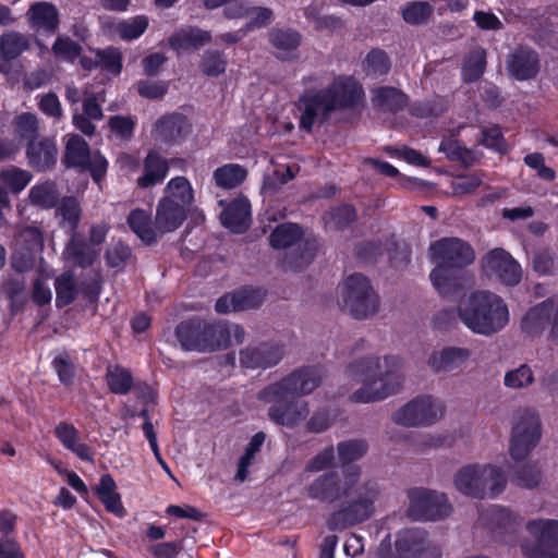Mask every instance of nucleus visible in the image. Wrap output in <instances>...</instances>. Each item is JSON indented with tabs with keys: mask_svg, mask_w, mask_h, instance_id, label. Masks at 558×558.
Returning a JSON list of instances; mask_svg holds the SVG:
<instances>
[{
	"mask_svg": "<svg viewBox=\"0 0 558 558\" xmlns=\"http://www.w3.org/2000/svg\"><path fill=\"white\" fill-rule=\"evenodd\" d=\"M368 451L364 439H351L337 445L342 464L341 472L329 471L319 475L307 488V495L319 501L335 502L349 498L348 502L333 511L327 519L330 531H342L371 519L375 504L380 497V486L373 478L362 480V469L352 462L363 458Z\"/></svg>",
	"mask_w": 558,
	"mask_h": 558,
	"instance_id": "f257e3e1",
	"label": "nucleus"
},
{
	"mask_svg": "<svg viewBox=\"0 0 558 558\" xmlns=\"http://www.w3.org/2000/svg\"><path fill=\"white\" fill-rule=\"evenodd\" d=\"M348 372L354 381L361 384L350 396L357 403L384 400L397 393L404 383L402 362L392 355L360 359L349 365Z\"/></svg>",
	"mask_w": 558,
	"mask_h": 558,
	"instance_id": "f03ea898",
	"label": "nucleus"
},
{
	"mask_svg": "<svg viewBox=\"0 0 558 558\" xmlns=\"http://www.w3.org/2000/svg\"><path fill=\"white\" fill-rule=\"evenodd\" d=\"M362 97V86L349 77H338L323 89L307 92L300 97V126L310 133L315 122L325 124L335 111L354 108Z\"/></svg>",
	"mask_w": 558,
	"mask_h": 558,
	"instance_id": "7ed1b4c3",
	"label": "nucleus"
},
{
	"mask_svg": "<svg viewBox=\"0 0 558 558\" xmlns=\"http://www.w3.org/2000/svg\"><path fill=\"white\" fill-rule=\"evenodd\" d=\"M457 314L465 328L484 337L498 333L509 322L507 304L490 291H475L461 298Z\"/></svg>",
	"mask_w": 558,
	"mask_h": 558,
	"instance_id": "20e7f679",
	"label": "nucleus"
},
{
	"mask_svg": "<svg viewBox=\"0 0 558 558\" xmlns=\"http://www.w3.org/2000/svg\"><path fill=\"white\" fill-rule=\"evenodd\" d=\"M175 337L185 351L214 352L229 347L228 324L192 318L181 322Z\"/></svg>",
	"mask_w": 558,
	"mask_h": 558,
	"instance_id": "39448f33",
	"label": "nucleus"
},
{
	"mask_svg": "<svg viewBox=\"0 0 558 558\" xmlns=\"http://www.w3.org/2000/svg\"><path fill=\"white\" fill-rule=\"evenodd\" d=\"M504 472L492 464H469L457 471L454 487L465 496L483 499L495 497L506 487Z\"/></svg>",
	"mask_w": 558,
	"mask_h": 558,
	"instance_id": "423d86ee",
	"label": "nucleus"
},
{
	"mask_svg": "<svg viewBox=\"0 0 558 558\" xmlns=\"http://www.w3.org/2000/svg\"><path fill=\"white\" fill-rule=\"evenodd\" d=\"M301 228L291 222L277 226L269 235L270 245L277 250L293 247L286 253L282 267L286 270L299 271L307 266L314 258L316 247L313 243L302 242Z\"/></svg>",
	"mask_w": 558,
	"mask_h": 558,
	"instance_id": "0eeeda50",
	"label": "nucleus"
},
{
	"mask_svg": "<svg viewBox=\"0 0 558 558\" xmlns=\"http://www.w3.org/2000/svg\"><path fill=\"white\" fill-rule=\"evenodd\" d=\"M341 306L355 319H367L379 311V299L369 280L362 274H352L343 282Z\"/></svg>",
	"mask_w": 558,
	"mask_h": 558,
	"instance_id": "6e6552de",
	"label": "nucleus"
},
{
	"mask_svg": "<svg viewBox=\"0 0 558 558\" xmlns=\"http://www.w3.org/2000/svg\"><path fill=\"white\" fill-rule=\"evenodd\" d=\"M322 381L319 369L301 367L259 390L257 399L260 401L281 400L289 397L299 399L312 393L322 385Z\"/></svg>",
	"mask_w": 558,
	"mask_h": 558,
	"instance_id": "1a4fd4ad",
	"label": "nucleus"
},
{
	"mask_svg": "<svg viewBox=\"0 0 558 558\" xmlns=\"http://www.w3.org/2000/svg\"><path fill=\"white\" fill-rule=\"evenodd\" d=\"M526 530L533 537V544L524 541L521 549L527 558H558V521L532 520Z\"/></svg>",
	"mask_w": 558,
	"mask_h": 558,
	"instance_id": "9d476101",
	"label": "nucleus"
},
{
	"mask_svg": "<svg viewBox=\"0 0 558 558\" xmlns=\"http://www.w3.org/2000/svg\"><path fill=\"white\" fill-rule=\"evenodd\" d=\"M541 422L534 411L525 409L518 413L512 427L510 456L517 462L525 459L541 439Z\"/></svg>",
	"mask_w": 558,
	"mask_h": 558,
	"instance_id": "9b49d317",
	"label": "nucleus"
},
{
	"mask_svg": "<svg viewBox=\"0 0 558 558\" xmlns=\"http://www.w3.org/2000/svg\"><path fill=\"white\" fill-rule=\"evenodd\" d=\"M63 162L68 167L88 170L95 182H100L107 172V160L98 151L92 154L87 143L80 135L69 137L65 145Z\"/></svg>",
	"mask_w": 558,
	"mask_h": 558,
	"instance_id": "f8f14e48",
	"label": "nucleus"
},
{
	"mask_svg": "<svg viewBox=\"0 0 558 558\" xmlns=\"http://www.w3.org/2000/svg\"><path fill=\"white\" fill-rule=\"evenodd\" d=\"M549 327L548 339L558 345V294L531 308L522 319V330L531 337Z\"/></svg>",
	"mask_w": 558,
	"mask_h": 558,
	"instance_id": "ddd939ff",
	"label": "nucleus"
},
{
	"mask_svg": "<svg viewBox=\"0 0 558 558\" xmlns=\"http://www.w3.org/2000/svg\"><path fill=\"white\" fill-rule=\"evenodd\" d=\"M410 512L421 520L435 521L448 517L451 512L447 497L442 493L426 488H412L408 493Z\"/></svg>",
	"mask_w": 558,
	"mask_h": 558,
	"instance_id": "4468645a",
	"label": "nucleus"
},
{
	"mask_svg": "<svg viewBox=\"0 0 558 558\" xmlns=\"http://www.w3.org/2000/svg\"><path fill=\"white\" fill-rule=\"evenodd\" d=\"M482 268L486 276L509 287L517 286L522 278L519 263L500 247L493 248L483 256Z\"/></svg>",
	"mask_w": 558,
	"mask_h": 558,
	"instance_id": "2eb2a0df",
	"label": "nucleus"
},
{
	"mask_svg": "<svg viewBox=\"0 0 558 558\" xmlns=\"http://www.w3.org/2000/svg\"><path fill=\"white\" fill-rule=\"evenodd\" d=\"M435 263L463 269L475 260L473 247L459 238H444L430 245Z\"/></svg>",
	"mask_w": 558,
	"mask_h": 558,
	"instance_id": "dca6fc26",
	"label": "nucleus"
},
{
	"mask_svg": "<svg viewBox=\"0 0 558 558\" xmlns=\"http://www.w3.org/2000/svg\"><path fill=\"white\" fill-rule=\"evenodd\" d=\"M265 402L271 403L268 409L269 420L280 426L294 428L310 415L308 403L304 400L289 397Z\"/></svg>",
	"mask_w": 558,
	"mask_h": 558,
	"instance_id": "f3484780",
	"label": "nucleus"
},
{
	"mask_svg": "<svg viewBox=\"0 0 558 558\" xmlns=\"http://www.w3.org/2000/svg\"><path fill=\"white\" fill-rule=\"evenodd\" d=\"M437 412L429 397L414 398L392 414V421L407 427L432 424Z\"/></svg>",
	"mask_w": 558,
	"mask_h": 558,
	"instance_id": "a211bd4d",
	"label": "nucleus"
},
{
	"mask_svg": "<svg viewBox=\"0 0 558 558\" xmlns=\"http://www.w3.org/2000/svg\"><path fill=\"white\" fill-rule=\"evenodd\" d=\"M284 347L278 342H260L240 351V363L246 368H269L284 356Z\"/></svg>",
	"mask_w": 558,
	"mask_h": 558,
	"instance_id": "6ab92c4d",
	"label": "nucleus"
},
{
	"mask_svg": "<svg viewBox=\"0 0 558 558\" xmlns=\"http://www.w3.org/2000/svg\"><path fill=\"white\" fill-rule=\"evenodd\" d=\"M434 288L442 296H452L466 288L472 275L460 268L437 264L429 274Z\"/></svg>",
	"mask_w": 558,
	"mask_h": 558,
	"instance_id": "aec40b11",
	"label": "nucleus"
},
{
	"mask_svg": "<svg viewBox=\"0 0 558 558\" xmlns=\"http://www.w3.org/2000/svg\"><path fill=\"white\" fill-rule=\"evenodd\" d=\"M506 70L517 81L534 78L539 71L537 52L526 46L515 47L506 58Z\"/></svg>",
	"mask_w": 558,
	"mask_h": 558,
	"instance_id": "412c9836",
	"label": "nucleus"
},
{
	"mask_svg": "<svg viewBox=\"0 0 558 558\" xmlns=\"http://www.w3.org/2000/svg\"><path fill=\"white\" fill-rule=\"evenodd\" d=\"M29 26L37 33L56 34L60 25V15L57 7L47 1L33 3L26 12Z\"/></svg>",
	"mask_w": 558,
	"mask_h": 558,
	"instance_id": "4be33fe9",
	"label": "nucleus"
},
{
	"mask_svg": "<svg viewBox=\"0 0 558 558\" xmlns=\"http://www.w3.org/2000/svg\"><path fill=\"white\" fill-rule=\"evenodd\" d=\"M371 101L379 112L396 114L409 105V97L395 86H378L371 90Z\"/></svg>",
	"mask_w": 558,
	"mask_h": 558,
	"instance_id": "5701e85b",
	"label": "nucleus"
},
{
	"mask_svg": "<svg viewBox=\"0 0 558 558\" xmlns=\"http://www.w3.org/2000/svg\"><path fill=\"white\" fill-rule=\"evenodd\" d=\"M186 218V209L177 203H171L168 198H161L155 217V226L158 231V238L165 233L177 230Z\"/></svg>",
	"mask_w": 558,
	"mask_h": 558,
	"instance_id": "b1692460",
	"label": "nucleus"
},
{
	"mask_svg": "<svg viewBox=\"0 0 558 558\" xmlns=\"http://www.w3.org/2000/svg\"><path fill=\"white\" fill-rule=\"evenodd\" d=\"M471 356L466 348L448 347L434 352L428 359V365L435 373L451 372L464 364Z\"/></svg>",
	"mask_w": 558,
	"mask_h": 558,
	"instance_id": "393cba45",
	"label": "nucleus"
},
{
	"mask_svg": "<svg viewBox=\"0 0 558 558\" xmlns=\"http://www.w3.org/2000/svg\"><path fill=\"white\" fill-rule=\"evenodd\" d=\"M396 550L401 557L421 556L430 548L427 533L417 529H409L400 532L396 539Z\"/></svg>",
	"mask_w": 558,
	"mask_h": 558,
	"instance_id": "a878e982",
	"label": "nucleus"
},
{
	"mask_svg": "<svg viewBox=\"0 0 558 558\" xmlns=\"http://www.w3.org/2000/svg\"><path fill=\"white\" fill-rule=\"evenodd\" d=\"M27 280L24 275L13 272L4 278L0 292L10 301L12 313L21 311L27 301Z\"/></svg>",
	"mask_w": 558,
	"mask_h": 558,
	"instance_id": "bb28decb",
	"label": "nucleus"
},
{
	"mask_svg": "<svg viewBox=\"0 0 558 558\" xmlns=\"http://www.w3.org/2000/svg\"><path fill=\"white\" fill-rule=\"evenodd\" d=\"M98 257V251L83 239L77 238V233L72 234L64 250L66 262L81 268L89 267Z\"/></svg>",
	"mask_w": 558,
	"mask_h": 558,
	"instance_id": "cd10ccee",
	"label": "nucleus"
},
{
	"mask_svg": "<svg viewBox=\"0 0 558 558\" xmlns=\"http://www.w3.org/2000/svg\"><path fill=\"white\" fill-rule=\"evenodd\" d=\"M210 39L209 32L190 26L175 32L169 37L168 44L173 50L183 51L197 49L209 43Z\"/></svg>",
	"mask_w": 558,
	"mask_h": 558,
	"instance_id": "c85d7f7f",
	"label": "nucleus"
},
{
	"mask_svg": "<svg viewBox=\"0 0 558 558\" xmlns=\"http://www.w3.org/2000/svg\"><path fill=\"white\" fill-rule=\"evenodd\" d=\"M57 147L50 140L32 141L27 147L29 163L37 170L51 168L57 161Z\"/></svg>",
	"mask_w": 558,
	"mask_h": 558,
	"instance_id": "c756f323",
	"label": "nucleus"
},
{
	"mask_svg": "<svg viewBox=\"0 0 558 558\" xmlns=\"http://www.w3.org/2000/svg\"><path fill=\"white\" fill-rule=\"evenodd\" d=\"M169 170V162L157 151H149L144 160V174L137 179V185L146 189L161 182Z\"/></svg>",
	"mask_w": 558,
	"mask_h": 558,
	"instance_id": "7c9ffc66",
	"label": "nucleus"
},
{
	"mask_svg": "<svg viewBox=\"0 0 558 558\" xmlns=\"http://www.w3.org/2000/svg\"><path fill=\"white\" fill-rule=\"evenodd\" d=\"M54 435L66 449L71 450L80 459L93 461L89 447L80 442L78 432L72 424L60 422L54 427Z\"/></svg>",
	"mask_w": 558,
	"mask_h": 558,
	"instance_id": "2f4dec72",
	"label": "nucleus"
},
{
	"mask_svg": "<svg viewBox=\"0 0 558 558\" xmlns=\"http://www.w3.org/2000/svg\"><path fill=\"white\" fill-rule=\"evenodd\" d=\"M117 484L110 474H105L100 477L99 484L96 486L95 492L101 502L105 505L107 511L123 517L125 509L121 502L120 495L116 492Z\"/></svg>",
	"mask_w": 558,
	"mask_h": 558,
	"instance_id": "473e14b6",
	"label": "nucleus"
},
{
	"mask_svg": "<svg viewBox=\"0 0 558 558\" xmlns=\"http://www.w3.org/2000/svg\"><path fill=\"white\" fill-rule=\"evenodd\" d=\"M128 225L131 230L145 243L153 244L158 239V231L155 221L151 222L150 216L143 209H134L129 214Z\"/></svg>",
	"mask_w": 558,
	"mask_h": 558,
	"instance_id": "72a5a7b5",
	"label": "nucleus"
},
{
	"mask_svg": "<svg viewBox=\"0 0 558 558\" xmlns=\"http://www.w3.org/2000/svg\"><path fill=\"white\" fill-rule=\"evenodd\" d=\"M250 217L248 205L244 201L232 202L220 216L225 227L230 228L233 232H243L247 227Z\"/></svg>",
	"mask_w": 558,
	"mask_h": 558,
	"instance_id": "f704fd0d",
	"label": "nucleus"
},
{
	"mask_svg": "<svg viewBox=\"0 0 558 558\" xmlns=\"http://www.w3.org/2000/svg\"><path fill=\"white\" fill-rule=\"evenodd\" d=\"M486 50L482 47L473 48L462 64V80L466 83L478 81L486 69Z\"/></svg>",
	"mask_w": 558,
	"mask_h": 558,
	"instance_id": "c9c22d12",
	"label": "nucleus"
},
{
	"mask_svg": "<svg viewBox=\"0 0 558 558\" xmlns=\"http://www.w3.org/2000/svg\"><path fill=\"white\" fill-rule=\"evenodd\" d=\"M187 131V123L181 114L162 117L156 122V132L163 141H175Z\"/></svg>",
	"mask_w": 558,
	"mask_h": 558,
	"instance_id": "e433bc0d",
	"label": "nucleus"
},
{
	"mask_svg": "<svg viewBox=\"0 0 558 558\" xmlns=\"http://www.w3.org/2000/svg\"><path fill=\"white\" fill-rule=\"evenodd\" d=\"M28 197L33 205L49 209L58 204L60 192L54 182L46 181L33 186L29 190Z\"/></svg>",
	"mask_w": 558,
	"mask_h": 558,
	"instance_id": "4c0bfd02",
	"label": "nucleus"
},
{
	"mask_svg": "<svg viewBox=\"0 0 558 558\" xmlns=\"http://www.w3.org/2000/svg\"><path fill=\"white\" fill-rule=\"evenodd\" d=\"M54 289L58 307L71 304L78 293L74 274L68 270L59 275L54 280Z\"/></svg>",
	"mask_w": 558,
	"mask_h": 558,
	"instance_id": "58836bf2",
	"label": "nucleus"
},
{
	"mask_svg": "<svg viewBox=\"0 0 558 558\" xmlns=\"http://www.w3.org/2000/svg\"><path fill=\"white\" fill-rule=\"evenodd\" d=\"M29 48L27 36L17 32H8L0 37V56L3 59H16Z\"/></svg>",
	"mask_w": 558,
	"mask_h": 558,
	"instance_id": "ea45409f",
	"label": "nucleus"
},
{
	"mask_svg": "<svg viewBox=\"0 0 558 558\" xmlns=\"http://www.w3.org/2000/svg\"><path fill=\"white\" fill-rule=\"evenodd\" d=\"M247 177V170L236 163L219 167L214 172V180L219 187L234 189Z\"/></svg>",
	"mask_w": 558,
	"mask_h": 558,
	"instance_id": "a19ab883",
	"label": "nucleus"
},
{
	"mask_svg": "<svg viewBox=\"0 0 558 558\" xmlns=\"http://www.w3.org/2000/svg\"><path fill=\"white\" fill-rule=\"evenodd\" d=\"M163 198H168L171 203H177L186 209L193 202L194 195L193 190L184 177H177L169 181L166 187V195Z\"/></svg>",
	"mask_w": 558,
	"mask_h": 558,
	"instance_id": "79ce46f5",
	"label": "nucleus"
},
{
	"mask_svg": "<svg viewBox=\"0 0 558 558\" xmlns=\"http://www.w3.org/2000/svg\"><path fill=\"white\" fill-rule=\"evenodd\" d=\"M106 380L112 393L125 395L133 386V378L129 369L119 365H109L106 372Z\"/></svg>",
	"mask_w": 558,
	"mask_h": 558,
	"instance_id": "37998d69",
	"label": "nucleus"
},
{
	"mask_svg": "<svg viewBox=\"0 0 558 558\" xmlns=\"http://www.w3.org/2000/svg\"><path fill=\"white\" fill-rule=\"evenodd\" d=\"M433 13V5L426 1L409 2L401 10L403 21L410 25L426 24L430 20Z\"/></svg>",
	"mask_w": 558,
	"mask_h": 558,
	"instance_id": "c03bdc74",
	"label": "nucleus"
},
{
	"mask_svg": "<svg viewBox=\"0 0 558 558\" xmlns=\"http://www.w3.org/2000/svg\"><path fill=\"white\" fill-rule=\"evenodd\" d=\"M270 44L281 51H293L302 41L301 34L292 28H272L268 33Z\"/></svg>",
	"mask_w": 558,
	"mask_h": 558,
	"instance_id": "a18cd8bd",
	"label": "nucleus"
},
{
	"mask_svg": "<svg viewBox=\"0 0 558 558\" xmlns=\"http://www.w3.org/2000/svg\"><path fill=\"white\" fill-rule=\"evenodd\" d=\"M31 180V172L14 166H9L0 171V182L15 194L24 190Z\"/></svg>",
	"mask_w": 558,
	"mask_h": 558,
	"instance_id": "49530a36",
	"label": "nucleus"
},
{
	"mask_svg": "<svg viewBox=\"0 0 558 558\" xmlns=\"http://www.w3.org/2000/svg\"><path fill=\"white\" fill-rule=\"evenodd\" d=\"M388 254L389 263L395 268L407 267L411 260L409 246L400 242L395 234L386 238V251Z\"/></svg>",
	"mask_w": 558,
	"mask_h": 558,
	"instance_id": "de8ad7c7",
	"label": "nucleus"
},
{
	"mask_svg": "<svg viewBox=\"0 0 558 558\" xmlns=\"http://www.w3.org/2000/svg\"><path fill=\"white\" fill-rule=\"evenodd\" d=\"M439 150L452 161H460L465 167L472 166L476 161L474 153L463 146L453 138L444 140L440 143Z\"/></svg>",
	"mask_w": 558,
	"mask_h": 558,
	"instance_id": "09e8293b",
	"label": "nucleus"
},
{
	"mask_svg": "<svg viewBox=\"0 0 558 558\" xmlns=\"http://www.w3.org/2000/svg\"><path fill=\"white\" fill-rule=\"evenodd\" d=\"M481 520L485 524H490L492 529H505L512 531L515 517L508 509L493 507L481 514Z\"/></svg>",
	"mask_w": 558,
	"mask_h": 558,
	"instance_id": "8fccbe9b",
	"label": "nucleus"
},
{
	"mask_svg": "<svg viewBox=\"0 0 558 558\" xmlns=\"http://www.w3.org/2000/svg\"><path fill=\"white\" fill-rule=\"evenodd\" d=\"M16 247L38 253L43 250L44 239L37 227L28 226L22 228L16 236Z\"/></svg>",
	"mask_w": 558,
	"mask_h": 558,
	"instance_id": "3c124183",
	"label": "nucleus"
},
{
	"mask_svg": "<svg viewBox=\"0 0 558 558\" xmlns=\"http://www.w3.org/2000/svg\"><path fill=\"white\" fill-rule=\"evenodd\" d=\"M227 59L218 50H206L202 57L199 69L207 76H218L226 71Z\"/></svg>",
	"mask_w": 558,
	"mask_h": 558,
	"instance_id": "603ef678",
	"label": "nucleus"
},
{
	"mask_svg": "<svg viewBox=\"0 0 558 558\" xmlns=\"http://www.w3.org/2000/svg\"><path fill=\"white\" fill-rule=\"evenodd\" d=\"M364 69L369 75H386L390 70L388 54L381 49L371 50L364 60Z\"/></svg>",
	"mask_w": 558,
	"mask_h": 558,
	"instance_id": "864d4df0",
	"label": "nucleus"
},
{
	"mask_svg": "<svg viewBox=\"0 0 558 558\" xmlns=\"http://www.w3.org/2000/svg\"><path fill=\"white\" fill-rule=\"evenodd\" d=\"M534 374L527 364L511 369L505 374L504 384L511 389H522L534 383Z\"/></svg>",
	"mask_w": 558,
	"mask_h": 558,
	"instance_id": "5fc2aeb1",
	"label": "nucleus"
},
{
	"mask_svg": "<svg viewBox=\"0 0 558 558\" xmlns=\"http://www.w3.org/2000/svg\"><path fill=\"white\" fill-rule=\"evenodd\" d=\"M148 20L146 16H135L128 21H122L114 26V32L125 40L140 37L147 28Z\"/></svg>",
	"mask_w": 558,
	"mask_h": 558,
	"instance_id": "6e6d98bb",
	"label": "nucleus"
},
{
	"mask_svg": "<svg viewBox=\"0 0 558 558\" xmlns=\"http://www.w3.org/2000/svg\"><path fill=\"white\" fill-rule=\"evenodd\" d=\"M62 219L69 225L71 234H76L77 225L81 218V208L78 202L74 197H65L57 209Z\"/></svg>",
	"mask_w": 558,
	"mask_h": 558,
	"instance_id": "4d7b16f0",
	"label": "nucleus"
},
{
	"mask_svg": "<svg viewBox=\"0 0 558 558\" xmlns=\"http://www.w3.org/2000/svg\"><path fill=\"white\" fill-rule=\"evenodd\" d=\"M356 220V210L353 206L344 204L328 214V223L337 230L350 227Z\"/></svg>",
	"mask_w": 558,
	"mask_h": 558,
	"instance_id": "13d9d810",
	"label": "nucleus"
},
{
	"mask_svg": "<svg viewBox=\"0 0 558 558\" xmlns=\"http://www.w3.org/2000/svg\"><path fill=\"white\" fill-rule=\"evenodd\" d=\"M235 300L234 312L251 310L259 306L264 299V293L260 290L241 289L233 292Z\"/></svg>",
	"mask_w": 558,
	"mask_h": 558,
	"instance_id": "bf43d9fd",
	"label": "nucleus"
},
{
	"mask_svg": "<svg viewBox=\"0 0 558 558\" xmlns=\"http://www.w3.org/2000/svg\"><path fill=\"white\" fill-rule=\"evenodd\" d=\"M15 133L21 138L29 141H35L34 138L38 132V121L35 114L31 112H25L17 116L14 120Z\"/></svg>",
	"mask_w": 558,
	"mask_h": 558,
	"instance_id": "052dcab7",
	"label": "nucleus"
},
{
	"mask_svg": "<svg viewBox=\"0 0 558 558\" xmlns=\"http://www.w3.org/2000/svg\"><path fill=\"white\" fill-rule=\"evenodd\" d=\"M517 484L521 487L533 488L542 481V472L534 463H523L515 471Z\"/></svg>",
	"mask_w": 558,
	"mask_h": 558,
	"instance_id": "680f3d73",
	"label": "nucleus"
},
{
	"mask_svg": "<svg viewBox=\"0 0 558 558\" xmlns=\"http://www.w3.org/2000/svg\"><path fill=\"white\" fill-rule=\"evenodd\" d=\"M81 46L70 37L65 36H59L52 46V52L56 57L69 61H73L77 58L81 54Z\"/></svg>",
	"mask_w": 558,
	"mask_h": 558,
	"instance_id": "e2e57ef3",
	"label": "nucleus"
},
{
	"mask_svg": "<svg viewBox=\"0 0 558 558\" xmlns=\"http://www.w3.org/2000/svg\"><path fill=\"white\" fill-rule=\"evenodd\" d=\"M98 64L113 74H119L122 69V53L117 48H107L97 52Z\"/></svg>",
	"mask_w": 558,
	"mask_h": 558,
	"instance_id": "0e129e2a",
	"label": "nucleus"
},
{
	"mask_svg": "<svg viewBox=\"0 0 558 558\" xmlns=\"http://www.w3.org/2000/svg\"><path fill=\"white\" fill-rule=\"evenodd\" d=\"M386 251V238L383 240L365 241L360 244L357 255L366 263H374L384 255Z\"/></svg>",
	"mask_w": 558,
	"mask_h": 558,
	"instance_id": "69168bd1",
	"label": "nucleus"
},
{
	"mask_svg": "<svg viewBox=\"0 0 558 558\" xmlns=\"http://www.w3.org/2000/svg\"><path fill=\"white\" fill-rule=\"evenodd\" d=\"M533 269L539 275H551L556 269V255L548 248L537 251L533 257Z\"/></svg>",
	"mask_w": 558,
	"mask_h": 558,
	"instance_id": "338daca9",
	"label": "nucleus"
},
{
	"mask_svg": "<svg viewBox=\"0 0 558 558\" xmlns=\"http://www.w3.org/2000/svg\"><path fill=\"white\" fill-rule=\"evenodd\" d=\"M131 257V248L122 242H118L106 252V259L110 267H122Z\"/></svg>",
	"mask_w": 558,
	"mask_h": 558,
	"instance_id": "774afa93",
	"label": "nucleus"
}]
</instances>
